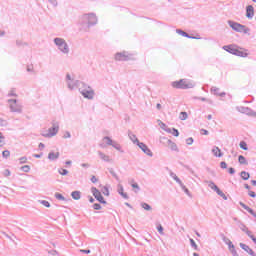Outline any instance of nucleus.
<instances>
[{
    "label": "nucleus",
    "mask_w": 256,
    "mask_h": 256,
    "mask_svg": "<svg viewBox=\"0 0 256 256\" xmlns=\"http://www.w3.org/2000/svg\"><path fill=\"white\" fill-rule=\"evenodd\" d=\"M211 92L214 93V95H219V88L217 87H212Z\"/></svg>",
    "instance_id": "50"
},
{
    "label": "nucleus",
    "mask_w": 256,
    "mask_h": 256,
    "mask_svg": "<svg viewBox=\"0 0 256 256\" xmlns=\"http://www.w3.org/2000/svg\"><path fill=\"white\" fill-rule=\"evenodd\" d=\"M54 44L56 45L60 53H63V55H69L70 48L69 44H67V41H65V39L59 37L54 38Z\"/></svg>",
    "instance_id": "3"
},
{
    "label": "nucleus",
    "mask_w": 256,
    "mask_h": 256,
    "mask_svg": "<svg viewBox=\"0 0 256 256\" xmlns=\"http://www.w3.org/2000/svg\"><path fill=\"white\" fill-rule=\"evenodd\" d=\"M240 177H241V179H243L244 181H249V177H251V175L249 174V172L242 171V172L240 173Z\"/></svg>",
    "instance_id": "30"
},
{
    "label": "nucleus",
    "mask_w": 256,
    "mask_h": 256,
    "mask_svg": "<svg viewBox=\"0 0 256 256\" xmlns=\"http://www.w3.org/2000/svg\"><path fill=\"white\" fill-rule=\"evenodd\" d=\"M190 245L195 249V251H199V246H197V243H195V240L193 238H190Z\"/></svg>",
    "instance_id": "36"
},
{
    "label": "nucleus",
    "mask_w": 256,
    "mask_h": 256,
    "mask_svg": "<svg viewBox=\"0 0 256 256\" xmlns=\"http://www.w3.org/2000/svg\"><path fill=\"white\" fill-rule=\"evenodd\" d=\"M128 137H129L130 141H132V143H134V145H137L140 143L139 139L137 138V135L133 134V132L129 131Z\"/></svg>",
    "instance_id": "18"
},
{
    "label": "nucleus",
    "mask_w": 256,
    "mask_h": 256,
    "mask_svg": "<svg viewBox=\"0 0 256 256\" xmlns=\"http://www.w3.org/2000/svg\"><path fill=\"white\" fill-rule=\"evenodd\" d=\"M21 171H23L24 173H29L31 171V166L24 165L21 167Z\"/></svg>",
    "instance_id": "41"
},
{
    "label": "nucleus",
    "mask_w": 256,
    "mask_h": 256,
    "mask_svg": "<svg viewBox=\"0 0 256 256\" xmlns=\"http://www.w3.org/2000/svg\"><path fill=\"white\" fill-rule=\"evenodd\" d=\"M64 139H71V132L66 131L65 134L63 135Z\"/></svg>",
    "instance_id": "53"
},
{
    "label": "nucleus",
    "mask_w": 256,
    "mask_h": 256,
    "mask_svg": "<svg viewBox=\"0 0 256 256\" xmlns=\"http://www.w3.org/2000/svg\"><path fill=\"white\" fill-rule=\"evenodd\" d=\"M19 161H20V165H23V164L27 163V157L23 156V157L19 158Z\"/></svg>",
    "instance_id": "51"
},
{
    "label": "nucleus",
    "mask_w": 256,
    "mask_h": 256,
    "mask_svg": "<svg viewBox=\"0 0 256 256\" xmlns=\"http://www.w3.org/2000/svg\"><path fill=\"white\" fill-rule=\"evenodd\" d=\"M187 117H189L188 114H187V112H181V113H180L179 118H180L181 121L187 120Z\"/></svg>",
    "instance_id": "43"
},
{
    "label": "nucleus",
    "mask_w": 256,
    "mask_h": 256,
    "mask_svg": "<svg viewBox=\"0 0 256 256\" xmlns=\"http://www.w3.org/2000/svg\"><path fill=\"white\" fill-rule=\"evenodd\" d=\"M136 145L139 147V149H141V151H143V153H145V155H148V157H153V152L151 151V149H149L147 144L139 142Z\"/></svg>",
    "instance_id": "11"
},
{
    "label": "nucleus",
    "mask_w": 256,
    "mask_h": 256,
    "mask_svg": "<svg viewBox=\"0 0 256 256\" xmlns=\"http://www.w3.org/2000/svg\"><path fill=\"white\" fill-rule=\"evenodd\" d=\"M118 193H119V195L124 193V188H123V185H121V184H118Z\"/></svg>",
    "instance_id": "52"
},
{
    "label": "nucleus",
    "mask_w": 256,
    "mask_h": 256,
    "mask_svg": "<svg viewBox=\"0 0 256 256\" xmlns=\"http://www.w3.org/2000/svg\"><path fill=\"white\" fill-rule=\"evenodd\" d=\"M244 115H248L249 117H256V112L253 109L247 107Z\"/></svg>",
    "instance_id": "29"
},
{
    "label": "nucleus",
    "mask_w": 256,
    "mask_h": 256,
    "mask_svg": "<svg viewBox=\"0 0 256 256\" xmlns=\"http://www.w3.org/2000/svg\"><path fill=\"white\" fill-rule=\"evenodd\" d=\"M167 145L170 147L171 151H175L176 153H179V148L177 147V144L171 140H167Z\"/></svg>",
    "instance_id": "19"
},
{
    "label": "nucleus",
    "mask_w": 256,
    "mask_h": 256,
    "mask_svg": "<svg viewBox=\"0 0 256 256\" xmlns=\"http://www.w3.org/2000/svg\"><path fill=\"white\" fill-rule=\"evenodd\" d=\"M252 241H253V243H255V245H256V238H255V236H253L252 234H250V236H248Z\"/></svg>",
    "instance_id": "64"
},
{
    "label": "nucleus",
    "mask_w": 256,
    "mask_h": 256,
    "mask_svg": "<svg viewBox=\"0 0 256 256\" xmlns=\"http://www.w3.org/2000/svg\"><path fill=\"white\" fill-rule=\"evenodd\" d=\"M141 207L144 208L145 211H151V209H152L151 205H149V204H147L145 202L141 203Z\"/></svg>",
    "instance_id": "42"
},
{
    "label": "nucleus",
    "mask_w": 256,
    "mask_h": 256,
    "mask_svg": "<svg viewBox=\"0 0 256 256\" xmlns=\"http://www.w3.org/2000/svg\"><path fill=\"white\" fill-rule=\"evenodd\" d=\"M7 97H17V92L15 91V88H12L8 94Z\"/></svg>",
    "instance_id": "37"
},
{
    "label": "nucleus",
    "mask_w": 256,
    "mask_h": 256,
    "mask_svg": "<svg viewBox=\"0 0 256 256\" xmlns=\"http://www.w3.org/2000/svg\"><path fill=\"white\" fill-rule=\"evenodd\" d=\"M92 207H93V209H95L96 211H99V210L102 209L101 204H99V203L93 204Z\"/></svg>",
    "instance_id": "47"
},
{
    "label": "nucleus",
    "mask_w": 256,
    "mask_h": 256,
    "mask_svg": "<svg viewBox=\"0 0 256 256\" xmlns=\"http://www.w3.org/2000/svg\"><path fill=\"white\" fill-rule=\"evenodd\" d=\"M55 197H56V199H58L59 201H65V196L62 195L61 193H55Z\"/></svg>",
    "instance_id": "45"
},
{
    "label": "nucleus",
    "mask_w": 256,
    "mask_h": 256,
    "mask_svg": "<svg viewBox=\"0 0 256 256\" xmlns=\"http://www.w3.org/2000/svg\"><path fill=\"white\" fill-rule=\"evenodd\" d=\"M98 155H99L100 159H102V161H105V163H111L112 159L109 155H107L101 151H98Z\"/></svg>",
    "instance_id": "16"
},
{
    "label": "nucleus",
    "mask_w": 256,
    "mask_h": 256,
    "mask_svg": "<svg viewBox=\"0 0 256 256\" xmlns=\"http://www.w3.org/2000/svg\"><path fill=\"white\" fill-rule=\"evenodd\" d=\"M91 193L93 194L95 199L99 201V203H102V205H107V201H105V198H103V195L98 189H96L95 187H92Z\"/></svg>",
    "instance_id": "10"
},
{
    "label": "nucleus",
    "mask_w": 256,
    "mask_h": 256,
    "mask_svg": "<svg viewBox=\"0 0 256 256\" xmlns=\"http://www.w3.org/2000/svg\"><path fill=\"white\" fill-rule=\"evenodd\" d=\"M240 247L241 249H243V251H246V253H248L249 255L256 256V253L253 251V249H251V247H249V245L240 243Z\"/></svg>",
    "instance_id": "15"
},
{
    "label": "nucleus",
    "mask_w": 256,
    "mask_h": 256,
    "mask_svg": "<svg viewBox=\"0 0 256 256\" xmlns=\"http://www.w3.org/2000/svg\"><path fill=\"white\" fill-rule=\"evenodd\" d=\"M222 49L228 53H231V55H236V57H247L249 55L247 52H243L237 49V46L235 45H226L223 46Z\"/></svg>",
    "instance_id": "7"
},
{
    "label": "nucleus",
    "mask_w": 256,
    "mask_h": 256,
    "mask_svg": "<svg viewBox=\"0 0 256 256\" xmlns=\"http://www.w3.org/2000/svg\"><path fill=\"white\" fill-rule=\"evenodd\" d=\"M110 175H112V177H114V179H116V181H118V183H121V179L119 178V175H117V172H115V170L113 168H109L108 169Z\"/></svg>",
    "instance_id": "23"
},
{
    "label": "nucleus",
    "mask_w": 256,
    "mask_h": 256,
    "mask_svg": "<svg viewBox=\"0 0 256 256\" xmlns=\"http://www.w3.org/2000/svg\"><path fill=\"white\" fill-rule=\"evenodd\" d=\"M195 99H198L199 101H204L206 103H209V105H213V100L207 99L205 97H195Z\"/></svg>",
    "instance_id": "34"
},
{
    "label": "nucleus",
    "mask_w": 256,
    "mask_h": 256,
    "mask_svg": "<svg viewBox=\"0 0 256 256\" xmlns=\"http://www.w3.org/2000/svg\"><path fill=\"white\" fill-rule=\"evenodd\" d=\"M112 147L114 149H116L117 151H120L121 153H123V150H121V144H119L117 142H112Z\"/></svg>",
    "instance_id": "35"
},
{
    "label": "nucleus",
    "mask_w": 256,
    "mask_h": 256,
    "mask_svg": "<svg viewBox=\"0 0 256 256\" xmlns=\"http://www.w3.org/2000/svg\"><path fill=\"white\" fill-rule=\"evenodd\" d=\"M220 167L221 169H227V162H221Z\"/></svg>",
    "instance_id": "60"
},
{
    "label": "nucleus",
    "mask_w": 256,
    "mask_h": 256,
    "mask_svg": "<svg viewBox=\"0 0 256 256\" xmlns=\"http://www.w3.org/2000/svg\"><path fill=\"white\" fill-rule=\"evenodd\" d=\"M16 45H17V47H22V45H27V44L23 43V41H21V40H17Z\"/></svg>",
    "instance_id": "57"
},
{
    "label": "nucleus",
    "mask_w": 256,
    "mask_h": 256,
    "mask_svg": "<svg viewBox=\"0 0 256 256\" xmlns=\"http://www.w3.org/2000/svg\"><path fill=\"white\" fill-rule=\"evenodd\" d=\"M236 109L239 113H243L244 115L247 111V107H245V106H238Z\"/></svg>",
    "instance_id": "40"
},
{
    "label": "nucleus",
    "mask_w": 256,
    "mask_h": 256,
    "mask_svg": "<svg viewBox=\"0 0 256 256\" xmlns=\"http://www.w3.org/2000/svg\"><path fill=\"white\" fill-rule=\"evenodd\" d=\"M7 103L11 113H23V105L17 99H8Z\"/></svg>",
    "instance_id": "8"
},
{
    "label": "nucleus",
    "mask_w": 256,
    "mask_h": 256,
    "mask_svg": "<svg viewBox=\"0 0 256 256\" xmlns=\"http://www.w3.org/2000/svg\"><path fill=\"white\" fill-rule=\"evenodd\" d=\"M103 140L106 141V145H113V139H111V137L105 136Z\"/></svg>",
    "instance_id": "39"
},
{
    "label": "nucleus",
    "mask_w": 256,
    "mask_h": 256,
    "mask_svg": "<svg viewBox=\"0 0 256 256\" xmlns=\"http://www.w3.org/2000/svg\"><path fill=\"white\" fill-rule=\"evenodd\" d=\"M165 131L166 133H171L174 137H179V130L176 128H167Z\"/></svg>",
    "instance_id": "22"
},
{
    "label": "nucleus",
    "mask_w": 256,
    "mask_h": 256,
    "mask_svg": "<svg viewBox=\"0 0 256 256\" xmlns=\"http://www.w3.org/2000/svg\"><path fill=\"white\" fill-rule=\"evenodd\" d=\"M58 173H59V175L65 176V175L69 174V171L67 169H64V168H59Z\"/></svg>",
    "instance_id": "38"
},
{
    "label": "nucleus",
    "mask_w": 256,
    "mask_h": 256,
    "mask_svg": "<svg viewBox=\"0 0 256 256\" xmlns=\"http://www.w3.org/2000/svg\"><path fill=\"white\" fill-rule=\"evenodd\" d=\"M212 153L214 155V157H223V153L221 152V149H219V147L214 146L212 148Z\"/></svg>",
    "instance_id": "21"
},
{
    "label": "nucleus",
    "mask_w": 256,
    "mask_h": 256,
    "mask_svg": "<svg viewBox=\"0 0 256 256\" xmlns=\"http://www.w3.org/2000/svg\"><path fill=\"white\" fill-rule=\"evenodd\" d=\"M206 183L208 184V187H210V189H212L215 192L219 189L217 184H215V182L213 181H206Z\"/></svg>",
    "instance_id": "27"
},
{
    "label": "nucleus",
    "mask_w": 256,
    "mask_h": 256,
    "mask_svg": "<svg viewBox=\"0 0 256 256\" xmlns=\"http://www.w3.org/2000/svg\"><path fill=\"white\" fill-rule=\"evenodd\" d=\"M228 25H229V27H231V29H233V31H236V33H244V35H250V33H251V29H249L245 25L239 24L233 20H229Z\"/></svg>",
    "instance_id": "4"
},
{
    "label": "nucleus",
    "mask_w": 256,
    "mask_h": 256,
    "mask_svg": "<svg viewBox=\"0 0 256 256\" xmlns=\"http://www.w3.org/2000/svg\"><path fill=\"white\" fill-rule=\"evenodd\" d=\"M103 195H106V197H109V188L107 187L103 188Z\"/></svg>",
    "instance_id": "54"
},
{
    "label": "nucleus",
    "mask_w": 256,
    "mask_h": 256,
    "mask_svg": "<svg viewBox=\"0 0 256 256\" xmlns=\"http://www.w3.org/2000/svg\"><path fill=\"white\" fill-rule=\"evenodd\" d=\"M171 85L174 89H193L195 87V85L193 83L187 81V79L173 81L171 83Z\"/></svg>",
    "instance_id": "6"
},
{
    "label": "nucleus",
    "mask_w": 256,
    "mask_h": 256,
    "mask_svg": "<svg viewBox=\"0 0 256 256\" xmlns=\"http://www.w3.org/2000/svg\"><path fill=\"white\" fill-rule=\"evenodd\" d=\"M193 138L192 137H190V138H188L187 140H186V143H187V145H193Z\"/></svg>",
    "instance_id": "58"
},
{
    "label": "nucleus",
    "mask_w": 256,
    "mask_h": 256,
    "mask_svg": "<svg viewBox=\"0 0 256 256\" xmlns=\"http://www.w3.org/2000/svg\"><path fill=\"white\" fill-rule=\"evenodd\" d=\"M131 187H133V189H136L135 193H139V191H141V187H139V184L135 183L134 179L131 180Z\"/></svg>",
    "instance_id": "32"
},
{
    "label": "nucleus",
    "mask_w": 256,
    "mask_h": 256,
    "mask_svg": "<svg viewBox=\"0 0 256 256\" xmlns=\"http://www.w3.org/2000/svg\"><path fill=\"white\" fill-rule=\"evenodd\" d=\"M48 1L51 5H53V7H57L58 5L57 0H48Z\"/></svg>",
    "instance_id": "56"
},
{
    "label": "nucleus",
    "mask_w": 256,
    "mask_h": 256,
    "mask_svg": "<svg viewBox=\"0 0 256 256\" xmlns=\"http://www.w3.org/2000/svg\"><path fill=\"white\" fill-rule=\"evenodd\" d=\"M170 177H172V179H174V181H176L178 185H183V182L177 177V174H175V172H170Z\"/></svg>",
    "instance_id": "26"
},
{
    "label": "nucleus",
    "mask_w": 256,
    "mask_h": 256,
    "mask_svg": "<svg viewBox=\"0 0 256 256\" xmlns=\"http://www.w3.org/2000/svg\"><path fill=\"white\" fill-rule=\"evenodd\" d=\"M71 197L74 201H79V199H81V191H73Z\"/></svg>",
    "instance_id": "24"
},
{
    "label": "nucleus",
    "mask_w": 256,
    "mask_h": 256,
    "mask_svg": "<svg viewBox=\"0 0 256 256\" xmlns=\"http://www.w3.org/2000/svg\"><path fill=\"white\" fill-rule=\"evenodd\" d=\"M60 157V154H59V152H50L49 154H48V159H49V161H57V159Z\"/></svg>",
    "instance_id": "20"
},
{
    "label": "nucleus",
    "mask_w": 256,
    "mask_h": 256,
    "mask_svg": "<svg viewBox=\"0 0 256 256\" xmlns=\"http://www.w3.org/2000/svg\"><path fill=\"white\" fill-rule=\"evenodd\" d=\"M238 163H240V165H248L249 164L247 162V159L243 155L238 156Z\"/></svg>",
    "instance_id": "31"
},
{
    "label": "nucleus",
    "mask_w": 256,
    "mask_h": 256,
    "mask_svg": "<svg viewBox=\"0 0 256 256\" xmlns=\"http://www.w3.org/2000/svg\"><path fill=\"white\" fill-rule=\"evenodd\" d=\"M0 127H7V120L0 118Z\"/></svg>",
    "instance_id": "49"
},
{
    "label": "nucleus",
    "mask_w": 256,
    "mask_h": 256,
    "mask_svg": "<svg viewBox=\"0 0 256 256\" xmlns=\"http://www.w3.org/2000/svg\"><path fill=\"white\" fill-rule=\"evenodd\" d=\"M157 230H158V233H160V235H163V226L162 225H158Z\"/></svg>",
    "instance_id": "55"
},
{
    "label": "nucleus",
    "mask_w": 256,
    "mask_h": 256,
    "mask_svg": "<svg viewBox=\"0 0 256 256\" xmlns=\"http://www.w3.org/2000/svg\"><path fill=\"white\" fill-rule=\"evenodd\" d=\"M99 23V19L97 18V14L95 13H87L80 16L78 25L80 27V31H84L85 33L89 32L91 27H95Z\"/></svg>",
    "instance_id": "1"
},
{
    "label": "nucleus",
    "mask_w": 256,
    "mask_h": 256,
    "mask_svg": "<svg viewBox=\"0 0 256 256\" xmlns=\"http://www.w3.org/2000/svg\"><path fill=\"white\" fill-rule=\"evenodd\" d=\"M240 149H243V151H247L249 149L245 141L240 142Z\"/></svg>",
    "instance_id": "44"
},
{
    "label": "nucleus",
    "mask_w": 256,
    "mask_h": 256,
    "mask_svg": "<svg viewBox=\"0 0 256 256\" xmlns=\"http://www.w3.org/2000/svg\"><path fill=\"white\" fill-rule=\"evenodd\" d=\"M66 85L70 91H73L74 89H80L83 82L80 80H75L73 77H71V74L67 73L65 78Z\"/></svg>",
    "instance_id": "5"
},
{
    "label": "nucleus",
    "mask_w": 256,
    "mask_h": 256,
    "mask_svg": "<svg viewBox=\"0 0 256 256\" xmlns=\"http://www.w3.org/2000/svg\"><path fill=\"white\" fill-rule=\"evenodd\" d=\"M40 203L44 207H47V208L51 207V203H49V201H47V200H42V201H40Z\"/></svg>",
    "instance_id": "46"
},
{
    "label": "nucleus",
    "mask_w": 256,
    "mask_h": 256,
    "mask_svg": "<svg viewBox=\"0 0 256 256\" xmlns=\"http://www.w3.org/2000/svg\"><path fill=\"white\" fill-rule=\"evenodd\" d=\"M255 16V8L252 5L246 7V17L247 19H253Z\"/></svg>",
    "instance_id": "14"
},
{
    "label": "nucleus",
    "mask_w": 256,
    "mask_h": 256,
    "mask_svg": "<svg viewBox=\"0 0 256 256\" xmlns=\"http://www.w3.org/2000/svg\"><path fill=\"white\" fill-rule=\"evenodd\" d=\"M239 228L241 229V231L246 233V235L251 236V231H249V228H247V226L244 223H241L239 225Z\"/></svg>",
    "instance_id": "25"
},
{
    "label": "nucleus",
    "mask_w": 256,
    "mask_h": 256,
    "mask_svg": "<svg viewBox=\"0 0 256 256\" xmlns=\"http://www.w3.org/2000/svg\"><path fill=\"white\" fill-rule=\"evenodd\" d=\"M248 195H249V197H252V198H255V197H256V194H255V192H253V191H249V192H248Z\"/></svg>",
    "instance_id": "62"
},
{
    "label": "nucleus",
    "mask_w": 256,
    "mask_h": 256,
    "mask_svg": "<svg viewBox=\"0 0 256 256\" xmlns=\"http://www.w3.org/2000/svg\"><path fill=\"white\" fill-rule=\"evenodd\" d=\"M78 90L84 99L93 100L95 98V90L85 82H82V85Z\"/></svg>",
    "instance_id": "2"
},
{
    "label": "nucleus",
    "mask_w": 256,
    "mask_h": 256,
    "mask_svg": "<svg viewBox=\"0 0 256 256\" xmlns=\"http://www.w3.org/2000/svg\"><path fill=\"white\" fill-rule=\"evenodd\" d=\"M180 187H181V189H182V191H184V193H186V195L188 196V197H193L192 195H191V192L189 191V189L187 188V186H185V184H181L180 185Z\"/></svg>",
    "instance_id": "33"
},
{
    "label": "nucleus",
    "mask_w": 256,
    "mask_h": 256,
    "mask_svg": "<svg viewBox=\"0 0 256 256\" xmlns=\"http://www.w3.org/2000/svg\"><path fill=\"white\" fill-rule=\"evenodd\" d=\"M201 134L202 135H209V131H207L206 129H201Z\"/></svg>",
    "instance_id": "63"
},
{
    "label": "nucleus",
    "mask_w": 256,
    "mask_h": 256,
    "mask_svg": "<svg viewBox=\"0 0 256 256\" xmlns=\"http://www.w3.org/2000/svg\"><path fill=\"white\" fill-rule=\"evenodd\" d=\"M226 245H228V249L231 252V254L233 256H239V254L237 253V250H235V245H233V242H231V240L229 239H224Z\"/></svg>",
    "instance_id": "13"
},
{
    "label": "nucleus",
    "mask_w": 256,
    "mask_h": 256,
    "mask_svg": "<svg viewBox=\"0 0 256 256\" xmlns=\"http://www.w3.org/2000/svg\"><path fill=\"white\" fill-rule=\"evenodd\" d=\"M239 205H241V207H242L243 209H245V211H247L248 213H250V215L253 214V211H254V210H253L251 207L247 206L245 203L239 202Z\"/></svg>",
    "instance_id": "28"
},
{
    "label": "nucleus",
    "mask_w": 256,
    "mask_h": 256,
    "mask_svg": "<svg viewBox=\"0 0 256 256\" xmlns=\"http://www.w3.org/2000/svg\"><path fill=\"white\" fill-rule=\"evenodd\" d=\"M9 155H11V152L9 150H4L2 152V157H5V159H7V157H9Z\"/></svg>",
    "instance_id": "48"
},
{
    "label": "nucleus",
    "mask_w": 256,
    "mask_h": 256,
    "mask_svg": "<svg viewBox=\"0 0 256 256\" xmlns=\"http://www.w3.org/2000/svg\"><path fill=\"white\" fill-rule=\"evenodd\" d=\"M228 173H229L230 175H235V168L230 167V168L228 169Z\"/></svg>",
    "instance_id": "59"
},
{
    "label": "nucleus",
    "mask_w": 256,
    "mask_h": 256,
    "mask_svg": "<svg viewBox=\"0 0 256 256\" xmlns=\"http://www.w3.org/2000/svg\"><path fill=\"white\" fill-rule=\"evenodd\" d=\"M176 33H178V35H181L182 37H186L187 39H197V37L191 36L187 32L181 29H176Z\"/></svg>",
    "instance_id": "17"
},
{
    "label": "nucleus",
    "mask_w": 256,
    "mask_h": 256,
    "mask_svg": "<svg viewBox=\"0 0 256 256\" xmlns=\"http://www.w3.org/2000/svg\"><path fill=\"white\" fill-rule=\"evenodd\" d=\"M59 133V125L53 124V127L48 129V133H43L42 137L50 139V137H55Z\"/></svg>",
    "instance_id": "9"
},
{
    "label": "nucleus",
    "mask_w": 256,
    "mask_h": 256,
    "mask_svg": "<svg viewBox=\"0 0 256 256\" xmlns=\"http://www.w3.org/2000/svg\"><path fill=\"white\" fill-rule=\"evenodd\" d=\"M4 175H5V177H9V175H11V171L9 169H6L4 171Z\"/></svg>",
    "instance_id": "61"
},
{
    "label": "nucleus",
    "mask_w": 256,
    "mask_h": 256,
    "mask_svg": "<svg viewBox=\"0 0 256 256\" xmlns=\"http://www.w3.org/2000/svg\"><path fill=\"white\" fill-rule=\"evenodd\" d=\"M115 61H129V53L126 51L116 53Z\"/></svg>",
    "instance_id": "12"
}]
</instances>
